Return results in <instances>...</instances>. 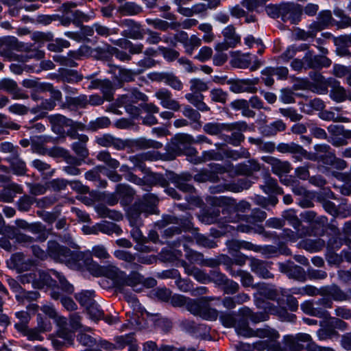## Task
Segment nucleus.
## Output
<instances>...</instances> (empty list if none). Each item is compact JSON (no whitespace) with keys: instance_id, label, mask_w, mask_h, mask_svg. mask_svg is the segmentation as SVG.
Instances as JSON below:
<instances>
[{"instance_id":"nucleus-1","label":"nucleus","mask_w":351,"mask_h":351,"mask_svg":"<svg viewBox=\"0 0 351 351\" xmlns=\"http://www.w3.org/2000/svg\"><path fill=\"white\" fill-rule=\"evenodd\" d=\"M95 142L100 146L105 147H113L117 150H123L125 148L147 149L153 147L159 149L162 147L161 143L153 140H147L145 138L135 140H123L116 138L110 134H105L99 137H97Z\"/></svg>"},{"instance_id":"nucleus-2","label":"nucleus","mask_w":351,"mask_h":351,"mask_svg":"<svg viewBox=\"0 0 351 351\" xmlns=\"http://www.w3.org/2000/svg\"><path fill=\"white\" fill-rule=\"evenodd\" d=\"M194 143V138L192 136L186 134H176L165 146V159L171 160L178 156L185 155L192 159L195 154H198L197 149L192 147Z\"/></svg>"},{"instance_id":"nucleus-3","label":"nucleus","mask_w":351,"mask_h":351,"mask_svg":"<svg viewBox=\"0 0 351 351\" xmlns=\"http://www.w3.org/2000/svg\"><path fill=\"white\" fill-rule=\"evenodd\" d=\"M47 252L48 256L54 261L64 263L71 269L79 267L80 262L83 258V252L72 251L55 240L47 242Z\"/></svg>"},{"instance_id":"nucleus-4","label":"nucleus","mask_w":351,"mask_h":351,"mask_svg":"<svg viewBox=\"0 0 351 351\" xmlns=\"http://www.w3.org/2000/svg\"><path fill=\"white\" fill-rule=\"evenodd\" d=\"M158 202L154 194L144 195L143 200L136 201L127 211V217L131 225H142V217L153 214Z\"/></svg>"},{"instance_id":"nucleus-5","label":"nucleus","mask_w":351,"mask_h":351,"mask_svg":"<svg viewBox=\"0 0 351 351\" xmlns=\"http://www.w3.org/2000/svg\"><path fill=\"white\" fill-rule=\"evenodd\" d=\"M77 7V3L67 1L63 3L59 8L62 14H59L58 21L63 26L68 27L71 23L76 27H80L84 22H88L90 16L80 10L73 9Z\"/></svg>"},{"instance_id":"nucleus-6","label":"nucleus","mask_w":351,"mask_h":351,"mask_svg":"<svg viewBox=\"0 0 351 351\" xmlns=\"http://www.w3.org/2000/svg\"><path fill=\"white\" fill-rule=\"evenodd\" d=\"M242 218L237 219V221H243L248 224H237L236 226H231L232 228L236 229L241 232H250L254 231L259 234L263 233V226L262 225L263 221V212L259 208L254 209L250 215H241Z\"/></svg>"},{"instance_id":"nucleus-7","label":"nucleus","mask_w":351,"mask_h":351,"mask_svg":"<svg viewBox=\"0 0 351 351\" xmlns=\"http://www.w3.org/2000/svg\"><path fill=\"white\" fill-rule=\"evenodd\" d=\"M250 309L247 307L241 308L236 315L234 328L237 332L245 337L253 336L263 337V329L254 330L249 326Z\"/></svg>"},{"instance_id":"nucleus-8","label":"nucleus","mask_w":351,"mask_h":351,"mask_svg":"<svg viewBox=\"0 0 351 351\" xmlns=\"http://www.w3.org/2000/svg\"><path fill=\"white\" fill-rule=\"evenodd\" d=\"M192 219L193 217L189 213H186L180 217L174 215H164L162 219L155 223V226L159 229H162L170 224H173L178 225L182 231H190L193 227Z\"/></svg>"},{"instance_id":"nucleus-9","label":"nucleus","mask_w":351,"mask_h":351,"mask_svg":"<svg viewBox=\"0 0 351 351\" xmlns=\"http://www.w3.org/2000/svg\"><path fill=\"white\" fill-rule=\"evenodd\" d=\"M182 230L178 226H171L165 229L161 234L164 241L161 243H167L171 248L178 247L183 245L185 241L193 242V238L190 236L180 235Z\"/></svg>"},{"instance_id":"nucleus-10","label":"nucleus","mask_w":351,"mask_h":351,"mask_svg":"<svg viewBox=\"0 0 351 351\" xmlns=\"http://www.w3.org/2000/svg\"><path fill=\"white\" fill-rule=\"evenodd\" d=\"M166 175L168 182H171L180 191L189 193L195 192V187L189 183L193 180V176L190 173L182 172L178 174L173 171H167Z\"/></svg>"},{"instance_id":"nucleus-11","label":"nucleus","mask_w":351,"mask_h":351,"mask_svg":"<svg viewBox=\"0 0 351 351\" xmlns=\"http://www.w3.org/2000/svg\"><path fill=\"white\" fill-rule=\"evenodd\" d=\"M20 43L14 36L0 38V56L10 61L16 60L17 54L14 51H19Z\"/></svg>"},{"instance_id":"nucleus-12","label":"nucleus","mask_w":351,"mask_h":351,"mask_svg":"<svg viewBox=\"0 0 351 351\" xmlns=\"http://www.w3.org/2000/svg\"><path fill=\"white\" fill-rule=\"evenodd\" d=\"M302 14V5L287 3L280 5V18L284 22L296 24L301 20Z\"/></svg>"},{"instance_id":"nucleus-13","label":"nucleus","mask_w":351,"mask_h":351,"mask_svg":"<svg viewBox=\"0 0 351 351\" xmlns=\"http://www.w3.org/2000/svg\"><path fill=\"white\" fill-rule=\"evenodd\" d=\"M88 139L87 135L82 134L79 140L74 141L71 144V148L76 155L75 156H73L74 158L73 161H72L73 164L82 165L88 157L89 150L87 147Z\"/></svg>"},{"instance_id":"nucleus-14","label":"nucleus","mask_w":351,"mask_h":351,"mask_svg":"<svg viewBox=\"0 0 351 351\" xmlns=\"http://www.w3.org/2000/svg\"><path fill=\"white\" fill-rule=\"evenodd\" d=\"M228 125H234V128L230 130H226V132H231V134H227L224 133L222 134V139L227 143L234 146L239 145L245 139L242 131H245L247 129V125L245 122H234L228 123Z\"/></svg>"},{"instance_id":"nucleus-15","label":"nucleus","mask_w":351,"mask_h":351,"mask_svg":"<svg viewBox=\"0 0 351 351\" xmlns=\"http://www.w3.org/2000/svg\"><path fill=\"white\" fill-rule=\"evenodd\" d=\"M21 54H17L16 60L26 62L29 59L40 60L44 58V51L39 50L34 44L20 43L19 51Z\"/></svg>"},{"instance_id":"nucleus-16","label":"nucleus","mask_w":351,"mask_h":351,"mask_svg":"<svg viewBox=\"0 0 351 351\" xmlns=\"http://www.w3.org/2000/svg\"><path fill=\"white\" fill-rule=\"evenodd\" d=\"M183 330L196 337L207 339L210 337V328L204 324H197L190 319H184L180 323Z\"/></svg>"},{"instance_id":"nucleus-17","label":"nucleus","mask_w":351,"mask_h":351,"mask_svg":"<svg viewBox=\"0 0 351 351\" xmlns=\"http://www.w3.org/2000/svg\"><path fill=\"white\" fill-rule=\"evenodd\" d=\"M121 23L125 27L121 32L123 37L134 40H142L144 38L145 31L141 23L132 19H124Z\"/></svg>"},{"instance_id":"nucleus-18","label":"nucleus","mask_w":351,"mask_h":351,"mask_svg":"<svg viewBox=\"0 0 351 351\" xmlns=\"http://www.w3.org/2000/svg\"><path fill=\"white\" fill-rule=\"evenodd\" d=\"M258 82L257 79H237L230 78L228 80L227 84L230 85V90L234 93H241L244 92L254 93L256 89L254 87Z\"/></svg>"},{"instance_id":"nucleus-19","label":"nucleus","mask_w":351,"mask_h":351,"mask_svg":"<svg viewBox=\"0 0 351 351\" xmlns=\"http://www.w3.org/2000/svg\"><path fill=\"white\" fill-rule=\"evenodd\" d=\"M311 340V335L307 333L300 332L295 335L284 337V344L288 351H302L304 349L302 343Z\"/></svg>"},{"instance_id":"nucleus-20","label":"nucleus","mask_w":351,"mask_h":351,"mask_svg":"<svg viewBox=\"0 0 351 351\" xmlns=\"http://www.w3.org/2000/svg\"><path fill=\"white\" fill-rule=\"evenodd\" d=\"M303 60L305 69H321L323 67H328L331 64V60L329 58L324 56H314L312 51H308Z\"/></svg>"},{"instance_id":"nucleus-21","label":"nucleus","mask_w":351,"mask_h":351,"mask_svg":"<svg viewBox=\"0 0 351 351\" xmlns=\"http://www.w3.org/2000/svg\"><path fill=\"white\" fill-rule=\"evenodd\" d=\"M279 269L281 272L286 274L289 278H293L300 282H304L306 279L304 269L293 262H287V263H279Z\"/></svg>"},{"instance_id":"nucleus-22","label":"nucleus","mask_w":351,"mask_h":351,"mask_svg":"<svg viewBox=\"0 0 351 351\" xmlns=\"http://www.w3.org/2000/svg\"><path fill=\"white\" fill-rule=\"evenodd\" d=\"M156 97L160 101V105L171 110L178 112L180 110L181 105L172 98V93L167 88H160L155 93Z\"/></svg>"},{"instance_id":"nucleus-23","label":"nucleus","mask_w":351,"mask_h":351,"mask_svg":"<svg viewBox=\"0 0 351 351\" xmlns=\"http://www.w3.org/2000/svg\"><path fill=\"white\" fill-rule=\"evenodd\" d=\"M280 335L277 330L265 325V350L267 351H283L278 341Z\"/></svg>"},{"instance_id":"nucleus-24","label":"nucleus","mask_w":351,"mask_h":351,"mask_svg":"<svg viewBox=\"0 0 351 351\" xmlns=\"http://www.w3.org/2000/svg\"><path fill=\"white\" fill-rule=\"evenodd\" d=\"M49 121L51 123L66 125V127H73L76 131H88V124L85 125L81 122L74 121L71 119H68L66 117L57 114L54 115H51L49 117Z\"/></svg>"},{"instance_id":"nucleus-25","label":"nucleus","mask_w":351,"mask_h":351,"mask_svg":"<svg viewBox=\"0 0 351 351\" xmlns=\"http://www.w3.org/2000/svg\"><path fill=\"white\" fill-rule=\"evenodd\" d=\"M228 253L231 255H236L240 253V250H247L257 252L259 247L250 242L239 241L237 239L229 240L226 242Z\"/></svg>"},{"instance_id":"nucleus-26","label":"nucleus","mask_w":351,"mask_h":351,"mask_svg":"<svg viewBox=\"0 0 351 351\" xmlns=\"http://www.w3.org/2000/svg\"><path fill=\"white\" fill-rule=\"evenodd\" d=\"M3 90L12 95L14 99H26L27 95L23 93L20 89L15 81L10 79L4 78L0 80V90Z\"/></svg>"},{"instance_id":"nucleus-27","label":"nucleus","mask_w":351,"mask_h":351,"mask_svg":"<svg viewBox=\"0 0 351 351\" xmlns=\"http://www.w3.org/2000/svg\"><path fill=\"white\" fill-rule=\"evenodd\" d=\"M7 264L10 269H16L19 272L27 270L31 265L30 261L26 260L25 255L21 252L12 254Z\"/></svg>"},{"instance_id":"nucleus-28","label":"nucleus","mask_w":351,"mask_h":351,"mask_svg":"<svg viewBox=\"0 0 351 351\" xmlns=\"http://www.w3.org/2000/svg\"><path fill=\"white\" fill-rule=\"evenodd\" d=\"M146 23L153 27L155 29H158L162 32H167L169 29L178 30L181 27V23L172 21L168 22L161 19H147Z\"/></svg>"},{"instance_id":"nucleus-29","label":"nucleus","mask_w":351,"mask_h":351,"mask_svg":"<svg viewBox=\"0 0 351 351\" xmlns=\"http://www.w3.org/2000/svg\"><path fill=\"white\" fill-rule=\"evenodd\" d=\"M116 258L125 262L123 267L126 269L132 270H138L142 268V266L136 263V257L129 252L124 250H116L114 253Z\"/></svg>"},{"instance_id":"nucleus-30","label":"nucleus","mask_w":351,"mask_h":351,"mask_svg":"<svg viewBox=\"0 0 351 351\" xmlns=\"http://www.w3.org/2000/svg\"><path fill=\"white\" fill-rule=\"evenodd\" d=\"M29 232L33 234L32 237L34 243H43L48 239L50 229H47L41 222H35L32 223Z\"/></svg>"},{"instance_id":"nucleus-31","label":"nucleus","mask_w":351,"mask_h":351,"mask_svg":"<svg viewBox=\"0 0 351 351\" xmlns=\"http://www.w3.org/2000/svg\"><path fill=\"white\" fill-rule=\"evenodd\" d=\"M23 188L15 183L8 184L0 190V202H12L16 194L23 193Z\"/></svg>"},{"instance_id":"nucleus-32","label":"nucleus","mask_w":351,"mask_h":351,"mask_svg":"<svg viewBox=\"0 0 351 351\" xmlns=\"http://www.w3.org/2000/svg\"><path fill=\"white\" fill-rule=\"evenodd\" d=\"M335 43L337 46V55L351 58V52L348 49L351 46V33L337 37L335 39Z\"/></svg>"},{"instance_id":"nucleus-33","label":"nucleus","mask_w":351,"mask_h":351,"mask_svg":"<svg viewBox=\"0 0 351 351\" xmlns=\"http://www.w3.org/2000/svg\"><path fill=\"white\" fill-rule=\"evenodd\" d=\"M265 162L271 167V170L276 175L289 173L290 171V165L288 162H282L277 158L272 157H265Z\"/></svg>"},{"instance_id":"nucleus-34","label":"nucleus","mask_w":351,"mask_h":351,"mask_svg":"<svg viewBox=\"0 0 351 351\" xmlns=\"http://www.w3.org/2000/svg\"><path fill=\"white\" fill-rule=\"evenodd\" d=\"M223 158L224 154L220 151L210 149L204 151L201 156H198L197 154H195V157L192 159V162L197 165L210 160H223Z\"/></svg>"},{"instance_id":"nucleus-35","label":"nucleus","mask_w":351,"mask_h":351,"mask_svg":"<svg viewBox=\"0 0 351 351\" xmlns=\"http://www.w3.org/2000/svg\"><path fill=\"white\" fill-rule=\"evenodd\" d=\"M110 73L114 75L115 78L119 82H129L134 80L136 73L132 70L124 69L117 66H110Z\"/></svg>"},{"instance_id":"nucleus-36","label":"nucleus","mask_w":351,"mask_h":351,"mask_svg":"<svg viewBox=\"0 0 351 351\" xmlns=\"http://www.w3.org/2000/svg\"><path fill=\"white\" fill-rule=\"evenodd\" d=\"M302 311L309 315L315 316L319 318H327L329 316L328 311L322 308L315 307L313 301L307 300L301 304Z\"/></svg>"},{"instance_id":"nucleus-37","label":"nucleus","mask_w":351,"mask_h":351,"mask_svg":"<svg viewBox=\"0 0 351 351\" xmlns=\"http://www.w3.org/2000/svg\"><path fill=\"white\" fill-rule=\"evenodd\" d=\"M115 193L121 199V204L128 205L131 203L134 195V190L128 185L125 184H118L116 186Z\"/></svg>"},{"instance_id":"nucleus-38","label":"nucleus","mask_w":351,"mask_h":351,"mask_svg":"<svg viewBox=\"0 0 351 351\" xmlns=\"http://www.w3.org/2000/svg\"><path fill=\"white\" fill-rule=\"evenodd\" d=\"M251 62L250 53H241L240 51H236L232 54L230 64L234 68L246 69L250 66Z\"/></svg>"},{"instance_id":"nucleus-39","label":"nucleus","mask_w":351,"mask_h":351,"mask_svg":"<svg viewBox=\"0 0 351 351\" xmlns=\"http://www.w3.org/2000/svg\"><path fill=\"white\" fill-rule=\"evenodd\" d=\"M157 80L163 82L176 90H181L183 84L179 78L172 73H160L156 74Z\"/></svg>"},{"instance_id":"nucleus-40","label":"nucleus","mask_w":351,"mask_h":351,"mask_svg":"<svg viewBox=\"0 0 351 351\" xmlns=\"http://www.w3.org/2000/svg\"><path fill=\"white\" fill-rule=\"evenodd\" d=\"M138 270H132L130 274L125 276L120 282V285L132 287L135 291H138L141 289L137 288L141 285L143 280V276L137 271Z\"/></svg>"},{"instance_id":"nucleus-41","label":"nucleus","mask_w":351,"mask_h":351,"mask_svg":"<svg viewBox=\"0 0 351 351\" xmlns=\"http://www.w3.org/2000/svg\"><path fill=\"white\" fill-rule=\"evenodd\" d=\"M228 123H208L203 127V130L210 135H221L223 134L226 130H230L234 128V125H228Z\"/></svg>"},{"instance_id":"nucleus-42","label":"nucleus","mask_w":351,"mask_h":351,"mask_svg":"<svg viewBox=\"0 0 351 351\" xmlns=\"http://www.w3.org/2000/svg\"><path fill=\"white\" fill-rule=\"evenodd\" d=\"M332 284L317 288L315 286L307 285L304 287V295L308 296H330L332 298Z\"/></svg>"},{"instance_id":"nucleus-43","label":"nucleus","mask_w":351,"mask_h":351,"mask_svg":"<svg viewBox=\"0 0 351 351\" xmlns=\"http://www.w3.org/2000/svg\"><path fill=\"white\" fill-rule=\"evenodd\" d=\"M332 19V14L329 10H324L319 13L317 21L310 25V28H315L320 32L328 26Z\"/></svg>"},{"instance_id":"nucleus-44","label":"nucleus","mask_w":351,"mask_h":351,"mask_svg":"<svg viewBox=\"0 0 351 351\" xmlns=\"http://www.w3.org/2000/svg\"><path fill=\"white\" fill-rule=\"evenodd\" d=\"M84 266L86 267L87 270L94 276H99L101 275L102 271L101 267L97 263H95L91 257H87L86 254L83 253V258L80 262V266L73 267V269L80 270Z\"/></svg>"},{"instance_id":"nucleus-45","label":"nucleus","mask_w":351,"mask_h":351,"mask_svg":"<svg viewBox=\"0 0 351 351\" xmlns=\"http://www.w3.org/2000/svg\"><path fill=\"white\" fill-rule=\"evenodd\" d=\"M260 165L255 160H248L246 163H240L235 167V172L238 175L250 176L259 171Z\"/></svg>"},{"instance_id":"nucleus-46","label":"nucleus","mask_w":351,"mask_h":351,"mask_svg":"<svg viewBox=\"0 0 351 351\" xmlns=\"http://www.w3.org/2000/svg\"><path fill=\"white\" fill-rule=\"evenodd\" d=\"M53 276L51 270L49 271H39L38 276H36V288L43 289L45 286L49 287H55L56 286V280L53 279Z\"/></svg>"},{"instance_id":"nucleus-47","label":"nucleus","mask_w":351,"mask_h":351,"mask_svg":"<svg viewBox=\"0 0 351 351\" xmlns=\"http://www.w3.org/2000/svg\"><path fill=\"white\" fill-rule=\"evenodd\" d=\"M51 274L58 280L60 286H56L52 290H57L60 291L61 290L63 294H71L74 291L73 286L70 284L65 277L58 271L51 269Z\"/></svg>"},{"instance_id":"nucleus-48","label":"nucleus","mask_w":351,"mask_h":351,"mask_svg":"<svg viewBox=\"0 0 351 351\" xmlns=\"http://www.w3.org/2000/svg\"><path fill=\"white\" fill-rule=\"evenodd\" d=\"M143 183L148 185L149 187L152 186L159 185L162 187H166L169 185L167 176H165L161 173H151L147 175L145 180Z\"/></svg>"},{"instance_id":"nucleus-49","label":"nucleus","mask_w":351,"mask_h":351,"mask_svg":"<svg viewBox=\"0 0 351 351\" xmlns=\"http://www.w3.org/2000/svg\"><path fill=\"white\" fill-rule=\"evenodd\" d=\"M204 95L200 93H187L185 98L193 104L198 110L206 112L210 110V108L204 102Z\"/></svg>"},{"instance_id":"nucleus-50","label":"nucleus","mask_w":351,"mask_h":351,"mask_svg":"<svg viewBox=\"0 0 351 351\" xmlns=\"http://www.w3.org/2000/svg\"><path fill=\"white\" fill-rule=\"evenodd\" d=\"M188 243H193V241H185L182 245L186 258L192 263H197L202 266L204 260V254L190 248Z\"/></svg>"},{"instance_id":"nucleus-51","label":"nucleus","mask_w":351,"mask_h":351,"mask_svg":"<svg viewBox=\"0 0 351 351\" xmlns=\"http://www.w3.org/2000/svg\"><path fill=\"white\" fill-rule=\"evenodd\" d=\"M205 298H202V304L198 316L206 320H215L218 317V311L211 308Z\"/></svg>"},{"instance_id":"nucleus-52","label":"nucleus","mask_w":351,"mask_h":351,"mask_svg":"<svg viewBox=\"0 0 351 351\" xmlns=\"http://www.w3.org/2000/svg\"><path fill=\"white\" fill-rule=\"evenodd\" d=\"M51 297L56 300H60L62 305L68 311H74L77 308V304L69 297H66L64 294L57 290H51L50 293Z\"/></svg>"},{"instance_id":"nucleus-53","label":"nucleus","mask_w":351,"mask_h":351,"mask_svg":"<svg viewBox=\"0 0 351 351\" xmlns=\"http://www.w3.org/2000/svg\"><path fill=\"white\" fill-rule=\"evenodd\" d=\"M230 106L234 110H241L242 114L247 117H254L255 112L249 108V102L246 99H239L232 101Z\"/></svg>"},{"instance_id":"nucleus-54","label":"nucleus","mask_w":351,"mask_h":351,"mask_svg":"<svg viewBox=\"0 0 351 351\" xmlns=\"http://www.w3.org/2000/svg\"><path fill=\"white\" fill-rule=\"evenodd\" d=\"M278 75L280 78H285L288 75V69L285 67L280 68H266L265 69V84L267 86H271L274 84V79L271 78L272 75Z\"/></svg>"},{"instance_id":"nucleus-55","label":"nucleus","mask_w":351,"mask_h":351,"mask_svg":"<svg viewBox=\"0 0 351 351\" xmlns=\"http://www.w3.org/2000/svg\"><path fill=\"white\" fill-rule=\"evenodd\" d=\"M114 341L116 344L117 349L121 350L125 346H129V348L132 346H138L136 344V339L134 337V333L130 332L124 335L117 336L114 337Z\"/></svg>"},{"instance_id":"nucleus-56","label":"nucleus","mask_w":351,"mask_h":351,"mask_svg":"<svg viewBox=\"0 0 351 351\" xmlns=\"http://www.w3.org/2000/svg\"><path fill=\"white\" fill-rule=\"evenodd\" d=\"M324 241L321 239H308L302 240L300 242V247L311 252L320 251L324 247Z\"/></svg>"},{"instance_id":"nucleus-57","label":"nucleus","mask_w":351,"mask_h":351,"mask_svg":"<svg viewBox=\"0 0 351 351\" xmlns=\"http://www.w3.org/2000/svg\"><path fill=\"white\" fill-rule=\"evenodd\" d=\"M185 265L184 269L186 273L189 276H193L198 282L201 283H206L209 282V274H207L202 271L200 269L191 265H186V262H184Z\"/></svg>"},{"instance_id":"nucleus-58","label":"nucleus","mask_w":351,"mask_h":351,"mask_svg":"<svg viewBox=\"0 0 351 351\" xmlns=\"http://www.w3.org/2000/svg\"><path fill=\"white\" fill-rule=\"evenodd\" d=\"M97 214L103 218H110L114 221H119L122 219L123 215L121 213L115 210H110L104 204L98 205L96 207Z\"/></svg>"},{"instance_id":"nucleus-59","label":"nucleus","mask_w":351,"mask_h":351,"mask_svg":"<svg viewBox=\"0 0 351 351\" xmlns=\"http://www.w3.org/2000/svg\"><path fill=\"white\" fill-rule=\"evenodd\" d=\"M17 331L25 337H27L29 341L39 340L42 341L43 337L41 336V332L39 329L35 328H29L28 326H17Z\"/></svg>"},{"instance_id":"nucleus-60","label":"nucleus","mask_w":351,"mask_h":351,"mask_svg":"<svg viewBox=\"0 0 351 351\" xmlns=\"http://www.w3.org/2000/svg\"><path fill=\"white\" fill-rule=\"evenodd\" d=\"M132 226L130 230V234L132 239L139 245H141V250L145 252H149L150 248L148 246L145 245L147 243V237L143 236L142 232L139 229L141 225H131Z\"/></svg>"},{"instance_id":"nucleus-61","label":"nucleus","mask_w":351,"mask_h":351,"mask_svg":"<svg viewBox=\"0 0 351 351\" xmlns=\"http://www.w3.org/2000/svg\"><path fill=\"white\" fill-rule=\"evenodd\" d=\"M220 216V210L217 208H208L204 210L200 217L203 223L212 224L217 222Z\"/></svg>"},{"instance_id":"nucleus-62","label":"nucleus","mask_w":351,"mask_h":351,"mask_svg":"<svg viewBox=\"0 0 351 351\" xmlns=\"http://www.w3.org/2000/svg\"><path fill=\"white\" fill-rule=\"evenodd\" d=\"M97 159L105 163L109 169H117L120 166V162L113 158L108 151H101L97 154Z\"/></svg>"},{"instance_id":"nucleus-63","label":"nucleus","mask_w":351,"mask_h":351,"mask_svg":"<svg viewBox=\"0 0 351 351\" xmlns=\"http://www.w3.org/2000/svg\"><path fill=\"white\" fill-rule=\"evenodd\" d=\"M332 298L336 302H343L351 300V288L344 291L339 286L332 284Z\"/></svg>"},{"instance_id":"nucleus-64","label":"nucleus","mask_w":351,"mask_h":351,"mask_svg":"<svg viewBox=\"0 0 351 351\" xmlns=\"http://www.w3.org/2000/svg\"><path fill=\"white\" fill-rule=\"evenodd\" d=\"M227 186L229 191L239 193L249 189L251 186V182L247 178H243L227 183Z\"/></svg>"}]
</instances>
